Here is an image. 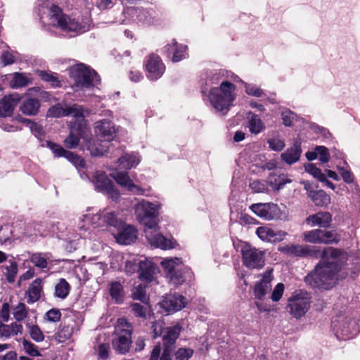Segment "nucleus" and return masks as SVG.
<instances>
[{"label": "nucleus", "instance_id": "obj_5", "mask_svg": "<svg viewBox=\"0 0 360 360\" xmlns=\"http://www.w3.org/2000/svg\"><path fill=\"white\" fill-rule=\"evenodd\" d=\"M332 327L339 339H350L359 331L358 323L350 311H344L337 315L332 321Z\"/></svg>", "mask_w": 360, "mask_h": 360}, {"label": "nucleus", "instance_id": "obj_20", "mask_svg": "<svg viewBox=\"0 0 360 360\" xmlns=\"http://www.w3.org/2000/svg\"><path fill=\"white\" fill-rule=\"evenodd\" d=\"M122 14L123 15H127L133 20L146 25L153 24L156 21L157 17L156 11L152 8L127 7Z\"/></svg>", "mask_w": 360, "mask_h": 360}, {"label": "nucleus", "instance_id": "obj_35", "mask_svg": "<svg viewBox=\"0 0 360 360\" xmlns=\"http://www.w3.org/2000/svg\"><path fill=\"white\" fill-rule=\"evenodd\" d=\"M42 284L43 281L41 278H37L32 282L26 291L27 303L32 304L40 299L42 292Z\"/></svg>", "mask_w": 360, "mask_h": 360}, {"label": "nucleus", "instance_id": "obj_34", "mask_svg": "<svg viewBox=\"0 0 360 360\" xmlns=\"http://www.w3.org/2000/svg\"><path fill=\"white\" fill-rule=\"evenodd\" d=\"M331 221V214L327 212H320L307 218V221L312 226H319L323 228L328 227Z\"/></svg>", "mask_w": 360, "mask_h": 360}, {"label": "nucleus", "instance_id": "obj_41", "mask_svg": "<svg viewBox=\"0 0 360 360\" xmlns=\"http://www.w3.org/2000/svg\"><path fill=\"white\" fill-rule=\"evenodd\" d=\"M248 119V127L252 134H258L264 129V124L257 115L250 112Z\"/></svg>", "mask_w": 360, "mask_h": 360}, {"label": "nucleus", "instance_id": "obj_3", "mask_svg": "<svg viewBox=\"0 0 360 360\" xmlns=\"http://www.w3.org/2000/svg\"><path fill=\"white\" fill-rule=\"evenodd\" d=\"M38 15L43 24L60 27L70 37L88 31L91 25L89 15L70 17L64 15L62 10L56 5H50L48 0H40Z\"/></svg>", "mask_w": 360, "mask_h": 360}, {"label": "nucleus", "instance_id": "obj_54", "mask_svg": "<svg viewBox=\"0 0 360 360\" xmlns=\"http://www.w3.org/2000/svg\"><path fill=\"white\" fill-rule=\"evenodd\" d=\"M41 224L36 222L29 223L25 225L22 234L25 236L28 237L32 235H36L38 233H41V230L39 228Z\"/></svg>", "mask_w": 360, "mask_h": 360}, {"label": "nucleus", "instance_id": "obj_57", "mask_svg": "<svg viewBox=\"0 0 360 360\" xmlns=\"http://www.w3.org/2000/svg\"><path fill=\"white\" fill-rule=\"evenodd\" d=\"M193 350L191 348H179L175 352L176 360H189L193 356Z\"/></svg>", "mask_w": 360, "mask_h": 360}, {"label": "nucleus", "instance_id": "obj_48", "mask_svg": "<svg viewBox=\"0 0 360 360\" xmlns=\"http://www.w3.org/2000/svg\"><path fill=\"white\" fill-rule=\"evenodd\" d=\"M48 254L34 253L32 255L30 259L32 263L37 267L44 269L48 266Z\"/></svg>", "mask_w": 360, "mask_h": 360}, {"label": "nucleus", "instance_id": "obj_26", "mask_svg": "<svg viewBox=\"0 0 360 360\" xmlns=\"http://www.w3.org/2000/svg\"><path fill=\"white\" fill-rule=\"evenodd\" d=\"M279 250L290 257L313 256L317 254L316 247L308 245H291L279 248Z\"/></svg>", "mask_w": 360, "mask_h": 360}, {"label": "nucleus", "instance_id": "obj_1", "mask_svg": "<svg viewBox=\"0 0 360 360\" xmlns=\"http://www.w3.org/2000/svg\"><path fill=\"white\" fill-rule=\"evenodd\" d=\"M346 259V254L336 248H324L320 262L314 271L305 277V282L314 288L330 289L339 279L347 276V271L344 268Z\"/></svg>", "mask_w": 360, "mask_h": 360}, {"label": "nucleus", "instance_id": "obj_44", "mask_svg": "<svg viewBox=\"0 0 360 360\" xmlns=\"http://www.w3.org/2000/svg\"><path fill=\"white\" fill-rule=\"evenodd\" d=\"M110 293L112 299L117 303L122 302L124 298L123 288L120 282L113 281L110 283Z\"/></svg>", "mask_w": 360, "mask_h": 360}, {"label": "nucleus", "instance_id": "obj_46", "mask_svg": "<svg viewBox=\"0 0 360 360\" xmlns=\"http://www.w3.org/2000/svg\"><path fill=\"white\" fill-rule=\"evenodd\" d=\"M73 333V328L70 326H60L58 333L54 335L55 339L58 342H64L72 336Z\"/></svg>", "mask_w": 360, "mask_h": 360}, {"label": "nucleus", "instance_id": "obj_19", "mask_svg": "<svg viewBox=\"0 0 360 360\" xmlns=\"http://www.w3.org/2000/svg\"><path fill=\"white\" fill-rule=\"evenodd\" d=\"M303 240L310 243H337L339 241L338 235L335 231L314 229L303 233Z\"/></svg>", "mask_w": 360, "mask_h": 360}, {"label": "nucleus", "instance_id": "obj_59", "mask_svg": "<svg viewBox=\"0 0 360 360\" xmlns=\"http://www.w3.org/2000/svg\"><path fill=\"white\" fill-rule=\"evenodd\" d=\"M18 273V266L15 262H11L6 267V276L9 283H13Z\"/></svg>", "mask_w": 360, "mask_h": 360}, {"label": "nucleus", "instance_id": "obj_27", "mask_svg": "<svg viewBox=\"0 0 360 360\" xmlns=\"http://www.w3.org/2000/svg\"><path fill=\"white\" fill-rule=\"evenodd\" d=\"M46 146L51 150L56 157H65L70 162H72L75 165L84 167V160L72 152L66 150L60 146L49 141H46Z\"/></svg>", "mask_w": 360, "mask_h": 360}, {"label": "nucleus", "instance_id": "obj_55", "mask_svg": "<svg viewBox=\"0 0 360 360\" xmlns=\"http://www.w3.org/2000/svg\"><path fill=\"white\" fill-rule=\"evenodd\" d=\"M316 150L319 161L321 163H326L330 160V153L328 149L323 146H316Z\"/></svg>", "mask_w": 360, "mask_h": 360}, {"label": "nucleus", "instance_id": "obj_8", "mask_svg": "<svg viewBox=\"0 0 360 360\" xmlns=\"http://www.w3.org/2000/svg\"><path fill=\"white\" fill-rule=\"evenodd\" d=\"M181 327L179 325L167 327L163 334L164 349L162 352L160 344L156 345L150 354V360H172V349L171 346L178 338Z\"/></svg>", "mask_w": 360, "mask_h": 360}, {"label": "nucleus", "instance_id": "obj_33", "mask_svg": "<svg viewBox=\"0 0 360 360\" xmlns=\"http://www.w3.org/2000/svg\"><path fill=\"white\" fill-rule=\"evenodd\" d=\"M19 101L20 96L18 94L4 96L0 102V116H10Z\"/></svg>", "mask_w": 360, "mask_h": 360}, {"label": "nucleus", "instance_id": "obj_11", "mask_svg": "<svg viewBox=\"0 0 360 360\" xmlns=\"http://www.w3.org/2000/svg\"><path fill=\"white\" fill-rule=\"evenodd\" d=\"M162 205L158 201L150 202L141 200L134 206V212L137 219L145 228L149 226L152 222H158L156 219Z\"/></svg>", "mask_w": 360, "mask_h": 360}, {"label": "nucleus", "instance_id": "obj_37", "mask_svg": "<svg viewBox=\"0 0 360 360\" xmlns=\"http://www.w3.org/2000/svg\"><path fill=\"white\" fill-rule=\"evenodd\" d=\"M40 107V103L35 98H27L25 100L20 108V111L29 116H33L37 114Z\"/></svg>", "mask_w": 360, "mask_h": 360}, {"label": "nucleus", "instance_id": "obj_36", "mask_svg": "<svg viewBox=\"0 0 360 360\" xmlns=\"http://www.w3.org/2000/svg\"><path fill=\"white\" fill-rule=\"evenodd\" d=\"M302 149L300 143H295L293 146L288 148L285 153L281 154L282 160L288 165L295 163L300 160Z\"/></svg>", "mask_w": 360, "mask_h": 360}, {"label": "nucleus", "instance_id": "obj_23", "mask_svg": "<svg viewBox=\"0 0 360 360\" xmlns=\"http://www.w3.org/2000/svg\"><path fill=\"white\" fill-rule=\"evenodd\" d=\"M112 169L114 171L110 175L118 184L134 194H143L144 191L132 182L127 171H120L119 167L114 166Z\"/></svg>", "mask_w": 360, "mask_h": 360}, {"label": "nucleus", "instance_id": "obj_17", "mask_svg": "<svg viewBox=\"0 0 360 360\" xmlns=\"http://www.w3.org/2000/svg\"><path fill=\"white\" fill-rule=\"evenodd\" d=\"M143 65L146 77L150 81L161 78L165 72V65L160 57L155 53H150L145 58Z\"/></svg>", "mask_w": 360, "mask_h": 360}, {"label": "nucleus", "instance_id": "obj_28", "mask_svg": "<svg viewBox=\"0 0 360 360\" xmlns=\"http://www.w3.org/2000/svg\"><path fill=\"white\" fill-rule=\"evenodd\" d=\"M256 233L261 240L271 243L281 241L288 235L284 231L273 229L268 226L258 227Z\"/></svg>", "mask_w": 360, "mask_h": 360}, {"label": "nucleus", "instance_id": "obj_14", "mask_svg": "<svg viewBox=\"0 0 360 360\" xmlns=\"http://www.w3.org/2000/svg\"><path fill=\"white\" fill-rule=\"evenodd\" d=\"M69 115L72 116L71 121H77L79 122V126L82 125L83 117L84 116V109L77 104L63 107L61 103H58L51 107L47 112V116L51 117H60Z\"/></svg>", "mask_w": 360, "mask_h": 360}, {"label": "nucleus", "instance_id": "obj_31", "mask_svg": "<svg viewBox=\"0 0 360 360\" xmlns=\"http://www.w3.org/2000/svg\"><path fill=\"white\" fill-rule=\"evenodd\" d=\"M5 79L8 81L12 88H20L32 84V77L30 74L22 72H14L5 75Z\"/></svg>", "mask_w": 360, "mask_h": 360}, {"label": "nucleus", "instance_id": "obj_64", "mask_svg": "<svg viewBox=\"0 0 360 360\" xmlns=\"http://www.w3.org/2000/svg\"><path fill=\"white\" fill-rule=\"evenodd\" d=\"M251 189L255 193H264L267 191L266 185L261 181H253L250 184Z\"/></svg>", "mask_w": 360, "mask_h": 360}, {"label": "nucleus", "instance_id": "obj_30", "mask_svg": "<svg viewBox=\"0 0 360 360\" xmlns=\"http://www.w3.org/2000/svg\"><path fill=\"white\" fill-rule=\"evenodd\" d=\"M95 132L106 141H110L116 134L115 124L110 120H103L95 123Z\"/></svg>", "mask_w": 360, "mask_h": 360}, {"label": "nucleus", "instance_id": "obj_4", "mask_svg": "<svg viewBox=\"0 0 360 360\" xmlns=\"http://www.w3.org/2000/svg\"><path fill=\"white\" fill-rule=\"evenodd\" d=\"M70 76L74 82L72 89L74 91H85L95 85L98 81L96 72L83 64H77L72 66L70 70Z\"/></svg>", "mask_w": 360, "mask_h": 360}, {"label": "nucleus", "instance_id": "obj_10", "mask_svg": "<svg viewBox=\"0 0 360 360\" xmlns=\"http://www.w3.org/2000/svg\"><path fill=\"white\" fill-rule=\"evenodd\" d=\"M311 295L303 290L295 291L288 300L287 309L296 319L304 316L311 307Z\"/></svg>", "mask_w": 360, "mask_h": 360}, {"label": "nucleus", "instance_id": "obj_60", "mask_svg": "<svg viewBox=\"0 0 360 360\" xmlns=\"http://www.w3.org/2000/svg\"><path fill=\"white\" fill-rule=\"evenodd\" d=\"M143 259L133 258L131 260H127L125 262V271L127 274H133L135 271H139V261Z\"/></svg>", "mask_w": 360, "mask_h": 360}, {"label": "nucleus", "instance_id": "obj_15", "mask_svg": "<svg viewBox=\"0 0 360 360\" xmlns=\"http://www.w3.org/2000/svg\"><path fill=\"white\" fill-rule=\"evenodd\" d=\"M144 233L148 242L153 247L162 250H169L174 248L175 241L166 238L160 233L158 222H152L149 226L144 229Z\"/></svg>", "mask_w": 360, "mask_h": 360}, {"label": "nucleus", "instance_id": "obj_7", "mask_svg": "<svg viewBox=\"0 0 360 360\" xmlns=\"http://www.w3.org/2000/svg\"><path fill=\"white\" fill-rule=\"evenodd\" d=\"M111 212L103 210L95 214H86L83 215L78 221V229L82 231H90L91 228H103L108 227V225H114L118 226L120 222L116 221Z\"/></svg>", "mask_w": 360, "mask_h": 360}, {"label": "nucleus", "instance_id": "obj_61", "mask_svg": "<svg viewBox=\"0 0 360 360\" xmlns=\"http://www.w3.org/2000/svg\"><path fill=\"white\" fill-rule=\"evenodd\" d=\"M22 345L24 349L28 354L33 356H38L40 355L37 347L31 342L24 340L22 341Z\"/></svg>", "mask_w": 360, "mask_h": 360}, {"label": "nucleus", "instance_id": "obj_53", "mask_svg": "<svg viewBox=\"0 0 360 360\" xmlns=\"http://www.w3.org/2000/svg\"><path fill=\"white\" fill-rule=\"evenodd\" d=\"M1 59L4 65H8L16 63L20 58L17 53L4 51L1 55Z\"/></svg>", "mask_w": 360, "mask_h": 360}, {"label": "nucleus", "instance_id": "obj_51", "mask_svg": "<svg viewBox=\"0 0 360 360\" xmlns=\"http://www.w3.org/2000/svg\"><path fill=\"white\" fill-rule=\"evenodd\" d=\"M27 328L29 329V333L30 335V337L36 342H41L44 339V336L37 325H29L27 324Z\"/></svg>", "mask_w": 360, "mask_h": 360}, {"label": "nucleus", "instance_id": "obj_21", "mask_svg": "<svg viewBox=\"0 0 360 360\" xmlns=\"http://www.w3.org/2000/svg\"><path fill=\"white\" fill-rule=\"evenodd\" d=\"M250 210L258 217L267 220H271L280 217V209L273 202L256 203L250 207Z\"/></svg>", "mask_w": 360, "mask_h": 360}, {"label": "nucleus", "instance_id": "obj_2", "mask_svg": "<svg viewBox=\"0 0 360 360\" xmlns=\"http://www.w3.org/2000/svg\"><path fill=\"white\" fill-rule=\"evenodd\" d=\"M231 81L242 82V79L234 73L223 70H212L206 73V84L221 82L219 86L213 87L209 93V99L213 108L225 115L233 105L236 98V88Z\"/></svg>", "mask_w": 360, "mask_h": 360}, {"label": "nucleus", "instance_id": "obj_32", "mask_svg": "<svg viewBox=\"0 0 360 360\" xmlns=\"http://www.w3.org/2000/svg\"><path fill=\"white\" fill-rule=\"evenodd\" d=\"M156 271V266L150 260L144 258L143 260L139 261V278L141 280L148 282L153 281Z\"/></svg>", "mask_w": 360, "mask_h": 360}, {"label": "nucleus", "instance_id": "obj_42", "mask_svg": "<svg viewBox=\"0 0 360 360\" xmlns=\"http://www.w3.org/2000/svg\"><path fill=\"white\" fill-rule=\"evenodd\" d=\"M88 149L94 156L103 155L111 150V145L104 140L101 143H89Z\"/></svg>", "mask_w": 360, "mask_h": 360}, {"label": "nucleus", "instance_id": "obj_58", "mask_svg": "<svg viewBox=\"0 0 360 360\" xmlns=\"http://www.w3.org/2000/svg\"><path fill=\"white\" fill-rule=\"evenodd\" d=\"M19 121L22 123H29L30 124V128L32 132L36 136H39L43 134L44 130H43V127H41V125L38 124L34 122H32L30 120H27L26 118H22V117H20L19 119Z\"/></svg>", "mask_w": 360, "mask_h": 360}, {"label": "nucleus", "instance_id": "obj_50", "mask_svg": "<svg viewBox=\"0 0 360 360\" xmlns=\"http://www.w3.org/2000/svg\"><path fill=\"white\" fill-rule=\"evenodd\" d=\"M13 314L15 319L18 321L23 320L27 315V308L25 303L19 302L13 307Z\"/></svg>", "mask_w": 360, "mask_h": 360}, {"label": "nucleus", "instance_id": "obj_12", "mask_svg": "<svg viewBox=\"0 0 360 360\" xmlns=\"http://www.w3.org/2000/svg\"><path fill=\"white\" fill-rule=\"evenodd\" d=\"M271 271H266L262 276V278L256 283L254 288V296L257 300L255 305L259 311H268L269 306L264 304L266 295L271 290Z\"/></svg>", "mask_w": 360, "mask_h": 360}, {"label": "nucleus", "instance_id": "obj_63", "mask_svg": "<svg viewBox=\"0 0 360 360\" xmlns=\"http://www.w3.org/2000/svg\"><path fill=\"white\" fill-rule=\"evenodd\" d=\"M13 233L11 227L8 225L1 226L0 227V244L6 243Z\"/></svg>", "mask_w": 360, "mask_h": 360}, {"label": "nucleus", "instance_id": "obj_45", "mask_svg": "<svg viewBox=\"0 0 360 360\" xmlns=\"http://www.w3.org/2000/svg\"><path fill=\"white\" fill-rule=\"evenodd\" d=\"M240 82L243 84L245 91L249 96L261 98L266 95L263 89L255 84L244 82L243 80Z\"/></svg>", "mask_w": 360, "mask_h": 360}, {"label": "nucleus", "instance_id": "obj_47", "mask_svg": "<svg viewBox=\"0 0 360 360\" xmlns=\"http://www.w3.org/2000/svg\"><path fill=\"white\" fill-rule=\"evenodd\" d=\"M39 76L41 79L49 83L53 87H60L61 86L60 81L56 74L48 72L46 71H39Z\"/></svg>", "mask_w": 360, "mask_h": 360}, {"label": "nucleus", "instance_id": "obj_62", "mask_svg": "<svg viewBox=\"0 0 360 360\" xmlns=\"http://www.w3.org/2000/svg\"><path fill=\"white\" fill-rule=\"evenodd\" d=\"M284 288V285L281 283H278L276 285L271 295V299L272 301L278 302L281 299L283 295Z\"/></svg>", "mask_w": 360, "mask_h": 360}, {"label": "nucleus", "instance_id": "obj_25", "mask_svg": "<svg viewBox=\"0 0 360 360\" xmlns=\"http://www.w3.org/2000/svg\"><path fill=\"white\" fill-rule=\"evenodd\" d=\"M186 303L187 300L185 297L174 293L167 295L160 303V307L164 309L167 314H171L184 308Z\"/></svg>", "mask_w": 360, "mask_h": 360}, {"label": "nucleus", "instance_id": "obj_49", "mask_svg": "<svg viewBox=\"0 0 360 360\" xmlns=\"http://www.w3.org/2000/svg\"><path fill=\"white\" fill-rule=\"evenodd\" d=\"M283 124L285 127H292L295 120H297V115L289 109H283L281 113Z\"/></svg>", "mask_w": 360, "mask_h": 360}, {"label": "nucleus", "instance_id": "obj_6", "mask_svg": "<svg viewBox=\"0 0 360 360\" xmlns=\"http://www.w3.org/2000/svg\"><path fill=\"white\" fill-rule=\"evenodd\" d=\"M166 277L174 286L183 284L186 279V274H190V269L184 265L179 257L165 258L160 262Z\"/></svg>", "mask_w": 360, "mask_h": 360}, {"label": "nucleus", "instance_id": "obj_9", "mask_svg": "<svg viewBox=\"0 0 360 360\" xmlns=\"http://www.w3.org/2000/svg\"><path fill=\"white\" fill-rule=\"evenodd\" d=\"M132 327L124 319H119L115 326V337L112 341L113 349L120 354L129 352L131 345Z\"/></svg>", "mask_w": 360, "mask_h": 360}, {"label": "nucleus", "instance_id": "obj_38", "mask_svg": "<svg viewBox=\"0 0 360 360\" xmlns=\"http://www.w3.org/2000/svg\"><path fill=\"white\" fill-rule=\"evenodd\" d=\"M290 182L291 180L285 174L276 175L271 173L267 179V184L276 191L282 189L285 184Z\"/></svg>", "mask_w": 360, "mask_h": 360}, {"label": "nucleus", "instance_id": "obj_52", "mask_svg": "<svg viewBox=\"0 0 360 360\" xmlns=\"http://www.w3.org/2000/svg\"><path fill=\"white\" fill-rule=\"evenodd\" d=\"M306 172L311 174L313 176L321 181V179H325V174L321 170L316 167L314 164L308 163L304 166Z\"/></svg>", "mask_w": 360, "mask_h": 360}, {"label": "nucleus", "instance_id": "obj_16", "mask_svg": "<svg viewBox=\"0 0 360 360\" xmlns=\"http://www.w3.org/2000/svg\"><path fill=\"white\" fill-rule=\"evenodd\" d=\"M84 176L85 178L93 183L97 191L109 195L115 200L119 198L118 191L114 189L113 182L107 176L104 172L96 171L92 179L88 174H84Z\"/></svg>", "mask_w": 360, "mask_h": 360}, {"label": "nucleus", "instance_id": "obj_56", "mask_svg": "<svg viewBox=\"0 0 360 360\" xmlns=\"http://www.w3.org/2000/svg\"><path fill=\"white\" fill-rule=\"evenodd\" d=\"M132 297L134 300L145 302L146 300L145 286L141 284L136 286L132 292Z\"/></svg>", "mask_w": 360, "mask_h": 360}, {"label": "nucleus", "instance_id": "obj_22", "mask_svg": "<svg viewBox=\"0 0 360 360\" xmlns=\"http://www.w3.org/2000/svg\"><path fill=\"white\" fill-rule=\"evenodd\" d=\"M86 125L84 116L83 117L82 126H79V122L77 121H70V132L64 141V145L66 148H75L79 145L80 138L85 132Z\"/></svg>", "mask_w": 360, "mask_h": 360}, {"label": "nucleus", "instance_id": "obj_39", "mask_svg": "<svg viewBox=\"0 0 360 360\" xmlns=\"http://www.w3.org/2000/svg\"><path fill=\"white\" fill-rule=\"evenodd\" d=\"M308 196L316 206H327L330 202V197L323 190L309 191Z\"/></svg>", "mask_w": 360, "mask_h": 360}, {"label": "nucleus", "instance_id": "obj_43", "mask_svg": "<svg viewBox=\"0 0 360 360\" xmlns=\"http://www.w3.org/2000/svg\"><path fill=\"white\" fill-rule=\"evenodd\" d=\"M70 290V285L65 278L59 279L55 286L54 295L56 297L65 299L68 295Z\"/></svg>", "mask_w": 360, "mask_h": 360}, {"label": "nucleus", "instance_id": "obj_13", "mask_svg": "<svg viewBox=\"0 0 360 360\" xmlns=\"http://www.w3.org/2000/svg\"><path fill=\"white\" fill-rule=\"evenodd\" d=\"M244 266L250 269H262L265 264L264 252L244 243L240 250Z\"/></svg>", "mask_w": 360, "mask_h": 360}, {"label": "nucleus", "instance_id": "obj_24", "mask_svg": "<svg viewBox=\"0 0 360 360\" xmlns=\"http://www.w3.org/2000/svg\"><path fill=\"white\" fill-rule=\"evenodd\" d=\"M113 153L115 157L120 156L115 166L119 169H130L137 166L141 161L140 156L136 153L123 154V150L119 148L113 151Z\"/></svg>", "mask_w": 360, "mask_h": 360}, {"label": "nucleus", "instance_id": "obj_18", "mask_svg": "<svg viewBox=\"0 0 360 360\" xmlns=\"http://www.w3.org/2000/svg\"><path fill=\"white\" fill-rule=\"evenodd\" d=\"M113 218L120 222L118 226L114 225H108V227L113 228L117 231L115 238L117 243L122 245H129L136 238V230L134 226L126 225L122 219L118 217V214L115 212H110Z\"/></svg>", "mask_w": 360, "mask_h": 360}, {"label": "nucleus", "instance_id": "obj_40", "mask_svg": "<svg viewBox=\"0 0 360 360\" xmlns=\"http://www.w3.org/2000/svg\"><path fill=\"white\" fill-rule=\"evenodd\" d=\"M22 330V326L15 322L10 325L1 323L0 324V337L10 338L18 335Z\"/></svg>", "mask_w": 360, "mask_h": 360}, {"label": "nucleus", "instance_id": "obj_29", "mask_svg": "<svg viewBox=\"0 0 360 360\" xmlns=\"http://www.w3.org/2000/svg\"><path fill=\"white\" fill-rule=\"evenodd\" d=\"M162 52L167 54L172 53V60L177 63L186 58L187 53V46L184 44H178L176 39H173L169 43L162 48Z\"/></svg>", "mask_w": 360, "mask_h": 360}]
</instances>
